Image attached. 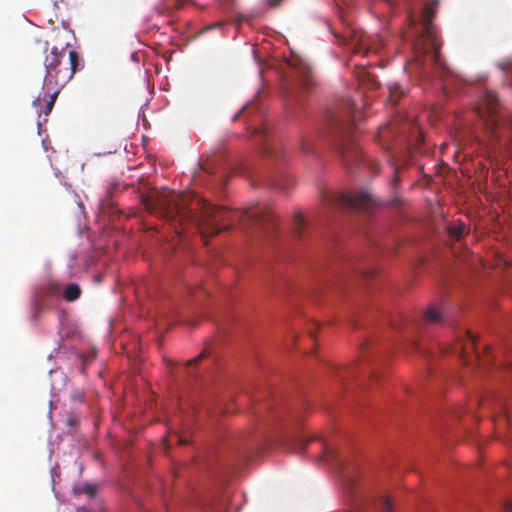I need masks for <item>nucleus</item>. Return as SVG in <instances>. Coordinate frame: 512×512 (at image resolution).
<instances>
[{"label": "nucleus", "instance_id": "11", "mask_svg": "<svg viewBox=\"0 0 512 512\" xmlns=\"http://www.w3.org/2000/svg\"><path fill=\"white\" fill-rule=\"evenodd\" d=\"M442 319L441 311L435 307H429L425 313V320L430 323H439Z\"/></svg>", "mask_w": 512, "mask_h": 512}, {"label": "nucleus", "instance_id": "28", "mask_svg": "<svg viewBox=\"0 0 512 512\" xmlns=\"http://www.w3.org/2000/svg\"><path fill=\"white\" fill-rule=\"evenodd\" d=\"M76 422H77V419H76L75 417L70 416V417L68 418V424H69L70 426H73Z\"/></svg>", "mask_w": 512, "mask_h": 512}, {"label": "nucleus", "instance_id": "7", "mask_svg": "<svg viewBox=\"0 0 512 512\" xmlns=\"http://www.w3.org/2000/svg\"><path fill=\"white\" fill-rule=\"evenodd\" d=\"M338 153L346 164L352 162L353 159L359 158V150L352 140H345L337 147Z\"/></svg>", "mask_w": 512, "mask_h": 512}, {"label": "nucleus", "instance_id": "4", "mask_svg": "<svg viewBox=\"0 0 512 512\" xmlns=\"http://www.w3.org/2000/svg\"><path fill=\"white\" fill-rule=\"evenodd\" d=\"M322 199L330 206L340 208L368 210L375 205L372 196L366 191H355L352 193H323Z\"/></svg>", "mask_w": 512, "mask_h": 512}, {"label": "nucleus", "instance_id": "17", "mask_svg": "<svg viewBox=\"0 0 512 512\" xmlns=\"http://www.w3.org/2000/svg\"><path fill=\"white\" fill-rule=\"evenodd\" d=\"M97 488L93 484H85L81 487V492L87 494L90 497L95 496Z\"/></svg>", "mask_w": 512, "mask_h": 512}, {"label": "nucleus", "instance_id": "25", "mask_svg": "<svg viewBox=\"0 0 512 512\" xmlns=\"http://www.w3.org/2000/svg\"><path fill=\"white\" fill-rule=\"evenodd\" d=\"M175 437L177 438V441L182 444V445H186L188 444V440L187 439H184L182 437H180L179 435H175Z\"/></svg>", "mask_w": 512, "mask_h": 512}, {"label": "nucleus", "instance_id": "6", "mask_svg": "<svg viewBox=\"0 0 512 512\" xmlns=\"http://www.w3.org/2000/svg\"><path fill=\"white\" fill-rule=\"evenodd\" d=\"M63 87L64 86H57L56 84L43 83V85H42V89L44 92L43 100L46 101V105H45V109L41 110L39 112V115L44 114V116H48L51 113V111L54 107L55 101Z\"/></svg>", "mask_w": 512, "mask_h": 512}, {"label": "nucleus", "instance_id": "21", "mask_svg": "<svg viewBox=\"0 0 512 512\" xmlns=\"http://www.w3.org/2000/svg\"><path fill=\"white\" fill-rule=\"evenodd\" d=\"M36 43L38 44L39 49H41L43 51L48 50L49 43L47 41L37 40Z\"/></svg>", "mask_w": 512, "mask_h": 512}, {"label": "nucleus", "instance_id": "26", "mask_svg": "<svg viewBox=\"0 0 512 512\" xmlns=\"http://www.w3.org/2000/svg\"><path fill=\"white\" fill-rule=\"evenodd\" d=\"M41 101H42L41 97H40V96H39V97H37V98L33 101V106H34V107H36V108L40 107V106H41Z\"/></svg>", "mask_w": 512, "mask_h": 512}, {"label": "nucleus", "instance_id": "30", "mask_svg": "<svg viewBox=\"0 0 512 512\" xmlns=\"http://www.w3.org/2000/svg\"><path fill=\"white\" fill-rule=\"evenodd\" d=\"M355 108H356V104H355L354 102H352V103H350V104H349V109H350V110H353V109H355Z\"/></svg>", "mask_w": 512, "mask_h": 512}, {"label": "nucleus", "instance_id": "2", "mask_svg": "<svg viewBox=\"0 0 512 512\" xmlns=\"http://www.w3.org/2000/svg\"><path fill=\"white\" fill-rule=\"evenodd\" d=\"M437 7V0H432L426 3L422 9L419 19L414 17L411 12L408 11L410 24L416 28V31L413 34V47L416 54V61L418 62L422 61V57H429L434 64L440 65V44L433 25V18Z\"/></svg>", "mask_w": 512, "mask_h": 512}, {"label": "nucleus", "instance_id": "22", "mask_svg": "<svg viewBox=\"0 0 512 512\" xmlns=\"http://www.w3.org/2000/svg\"><path fill=\"white\" fill-rule=\"evenodd\" d=\"M504 510L505 512H512V500H507L504 503Z\"/></svg>", "mask_w": 512, "mask_h": 512}, {"label": "nucleus", "instance_id": "15", "mask_svg": "<svg viewBox=\"0 0 512 512\" xmlns=\"http://www.w3.org/2000/svg\"><path fill=\"white\" fill-rule=\"evenodd\" d=\"M393 504L388 497H383L379 503V512H392Z\"/></svg>", "mask_w": 512, "mask_h": 512}, {"label": "nucleus", "instance_id": "20", "mask_svg": "<svg viewBox=\"0 0 512 512\" xmlns=\"http://www.w3.org/2000/svg\"><path fill=\"white\" fill-rule=\"evenodd\" d=\"M267 5L271 8L278 7L284 0H265Z\"/></svg>", "mask_w": 512, "mask_h": 512}, {"label": "nucleus", "instance_id": "12", "mask_svg": "<svg viewBox=\"0 0 512 512\" xmlns=\"http://www.w3.org/2000/svg\"><path fill=\"white\" fill-rule=\"evenodd\" d=\"M305 227V220L303 219L301 214H296L294 216V230L297 237L302 236V230Z\"/></svg>", "mask_w": 512, "mask_h": 512}, {"label": "nucleus", "instance_id": "18", "mask_svg": "<svg viewBox=\"0 0 512 512\" xmlns=\"http://www.w3.org/2000/svg\"><path fill=\"white\" fill-rule=\"evenodd\" d=\"M207 357V351L206 350H203L197 357L189 360L187 362V365L188 366H191V365H196L198 364L202 359L206 358Z\"/></svg>", "mask_w": 512, "mask_h": 512}, {"label": "nucleus", "instance_id": "9", "mask_svg": "<svg viewBox=\"0 0 512 512\" xmlns=\"http://www.w3.org/2000/svg\"><path fill=\"white\" fill-rule=\"evenodd\" d=\"M81 295V289L77 284H69L63 293V297L66 301L72 302L78 299Z\"/></svg>", "mask_w": 512, "mask_h": 512}, {"label": "nucleus", "instance_id": "33", "mask_svg": "<svg viewBox=\"0 0 512 512\" xmlns=\"http://www.w3.org/2000/svg\"><path fill=\"white\" fill-rule=\"evenodd\" d=\"M243 20H245V17H243V16H241L240 18H238V21H239V22H240V21H243Z\"/></svg>", "mask_w": 512, "mask_h": 512}, {"label": "nucleus", "instance_id": "16", "mask_svg": "<svg viewBox=\"0 0 512 512\" xmlns=\"http://www.w3.org/2000/svg\"><path fill=\"white\" fill-rule=\"evenodd\" d=\"M467 334V341L469 343V346H471V348L474 350L475 352V355L477 358H479V352L477 351L476 349V341H477V338L474 334H472L471 332H466Z\"/></svg>", "mask_w": 512, "mask_h": 512}, {"label": "nucleus", "instance_id": "3", "mask_svg": "<svg viewBox=\"0 0 512 512\" xmlns=\"http://www.w3.org/2000/svg\"><path fill=\"white\" fill-rule=\"evenodd\" d=\"M68 44L58 48L53 46L46 54L43 64L46 70L43 83L65 86L74 76L80 65V56L77 51L67 53Z\"/></svg>", "mask_w": 512, "mask_h": 512}, {"label": "nucleus", "instance_id": "14", "mask_svg": "<svg viewBox=\"0 0 512 512\" xmlns=\"http://www.w3.org/2000/svg\"><path fill=\"white\" fill-rule=\"evenodd\" d=\"M465 229L466 226L464 224H457L449 228V234L458 240L463 236Z\"/></svg>", "mask_w": 512, "mask_h": 512}, {"label": "nucleus", "instance_id": "29", "mask_svg": "<svg viewBox=\"0 0 512 512\" xmlns=\"http://www.w3.org/2000/svg\"><path fill=\"white\" fill-rule=\"evenodd\" d=\"M466 350H467V346L465 345V346L462 348V354H461V357L463 358V361H465V362H466V359H465V358H466V356H465V354H466Z\"/></svg>", "mask_w": 512, "mask_h": 512}, {"label": "nucleus", "instance_id": "1", "mask_svg": "<svg viewBox=\"0 0 512 512\" xmlns=\"http://www.w3.org/2000/svg\"><path fill=\"white\" fill-rule=\"evenodd\" d=\"M143 204L148 212L172 222L179 235L182 232L178 230L177 224L180 226L191 224L200 232L201 237L205 238L229 230L231 224L236 221L247 219L257 225L274 222V216L268 209L230 211L196 195L176 194L167 189L152 192L143 198Z\"/></svg>", "mask_w": 512, "mask_h": 512}, {"label": "nucleus", "instance_id": "8", "mask_svg": "<svg viewBox=\"0 0 512 512\" xmlns=\"http://www.w3.org/2000/svg\"><path fill=\"white\" fill-rule=\"evenodd\" d=\"M297 73L299 77V85L308 90L314 86V78L311 67L304 62H299L297 66Z\"/></svg>", "mask_w": 512, "mask_h": 512}, {"label": "nucleus", "instance_id": "27", "mask_svg": "<svg viewBox=\"0 0 512 512\" xmlns=\"http://www.w3.org/2000/svg\"><path fill=\"white\" fill-rule=\"evenodd\" d=\"M186 0H175L176 8H181L185 4Z\"/></svg>", "mask_w": 512, "mask_h": 512}, {"label": "nucleus", "instance_id": "34", "mask_svg": "<svg viewBox=\"0 0 512 512\" xmlns=\"http://www.w3.org/2000/svg\"><path fill=\"white\" fill-rule=\"evenodd\" d=\"M240 113H241V111L237 115L234 116L233 120H236L239 117Z\"/></svg>", "mask_w": 512, "mask_h": 512}, {"label": "nucleus", "instance_id": "24", "mask_svg": "<svg viewBox=\"0 0 512 512\" xmlns=\"http://www.w3.org/2000/svg\"><path fill=\"white\" fill-rule=\"evenodd\" d=\"M40 312H41V307H40V305H39V304H36V305H35V313H34V316H33V318H34L35 320L37 319V317H38V315L40 314Z\"/></svg>", "mask_w": 512, "mask_h": 512}, {"label": "nucleus", "instance_id": "19", "mask_svg": "<svg viewBox=\"0 0 512 512\" xmlns=\"http://www.w3.org/2000/svg\"><path fill=\"white\" fill-rule=\"evenodd\" d=\"M499 67L506 73L512 71V61L502 62L499 64Z\"/></svg>", "mask_w": 512, "mask_h": 512}, {"label": "nucleus", "instance_id": "10", "mask_svg": "<svg viewBox=\"0 0 512 512\" xmlns=\"http://www.w3.org/2000/svg\"><path fill=\"white\" fill-rule=\"evenodd\" d=\"M389 96L388 101L392 105H396L398 100L400 99V96L403 94V92L400 89V86L398 84H391L388 86Z\"/></svg>", "mask_w": 512, "mask_h": 512}, {"label": "nucleus", "instance_id": "23", "mask_svg": "<svg viewBox=\"0 0 512 512\" xmlns=\"http://www.w3.org/2000/svg\"><path fill=\"white\" fill-rule=\"evenodd\" d=\"M393 170H394L395 176H394V179H393L392 183H393V185H396L398 183V181H399V179H398V167L396 165H394Z\"/></svg>", "mask_w": 512, "mask_h": 512}, {"label": "nucleus", "instance_id": "5", "mask_svg": "<svg viewBox=\"0 0 512 512\" xmlns=\"http://www.w3.org/2000/svg\"><path fill=\"white\" fill-rule=\"evenodd\" d=\"M499 107L498 96L491 91H485L477 103L476 113L481 118H487V124L494 129L498 123Z\"/></svg>", "mask_w": 512, "mask_h": 512}, {"label": "nucleus", "instance_id": "32", "mask_svg": "<svg viewBox=\"0 0 512 512\" xmlns=\"http://www.w3.org/2000/svg\"><path fill=\"white\" fill-rule=\"evenodd\" d=\"M76 398H77L79 401H81V399H82V395H81V394L76 395Z\"/></svg>", "mask_w": 512, "mask_h": 512}, {"label": "nucleus", "instance_id": "31", "mask_svg": "<svg viewBox=\"0 0 512 512\" xmlns=\"http://www.w3.org/2000/svg\"><path fill=\"white\" fill-rule=\"evenodd\" d=\"M76 398H77L79 401H81V399H82V395H81V394L76 395Z\"/></svg>", "mask_w": 512, "mask_h": 512}, {"label": "nucleus", "instance_id": "13", "mask_svg": "<svg viewBox=\"0 0 512 512\" xmlns=\"http://www.w3.org/2000/svg\"><path fill=\"white\" fill-rule=\"evenodd\" d=\"M314 140L311 137L304 136L301 138L300 149L304 153L313 151Z\"/></svg>", "mask_w": 512, "mask_h": 512}]
</instances>
